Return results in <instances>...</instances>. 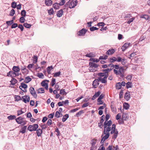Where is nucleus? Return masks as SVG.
I'll use <instances>...</instances> for the list:
<instances>
[{
    "label": "nucleus",
    "mask_w": 150,
    "mask_h": 150,
    "mask_svg": "<svg viewBox=\"0 0 150 150\" xmlns=\"http://www.w3.org/2000/svg\"><path fill=\"white\" fill-rule=\"evenodd\" d=\"M129 105L127 103H125L123 105L124 108L126 110H127L129 108Z\"/></svg>",
    "instance_id": "obj_34"
},
{
    "label": "nucleus",
    "mask_w": 150,
    "mask_h": 150,
    "mask_svg": "<svg viewBox=\"0 0 150 150\" xmlns=\"http://www.w3.org/2000/svg\"><path fill=\"white\" fill-rule=\"evenodd\" d=\"M98 76H100V77L101 78V77H105V76H107V75L105 74L103 72L98 73Z\"/></svg>",
    "instance_id": "obj_37"
},
{
    "label": "nucleus",
    "mask_w": 150,
    "mask_h": 150,
    "mask_svg": "<svg viewBox=\"0 0 150 150\" xmlns=\"http://www.w3.org/2000/svg\"><path fill=\"white\" fill-rule=\"evenodd\" d=\"M30 91L31 94L34 96V98H36L37 97V95L35 91L34 88L31 87L30 88Z\"/></svg>",
    "instance_id": "obj_8"
},
{
    "label": "nucleus",
    "mask_w": 150,
    "mask_h": 150,
    "mask_svg": "<svg viewBox=\"0 0 150 150\" xmlns=\"http://www.w3.org/2000/svg\"><path fill=\"white\" fill-rule=\"evenodd\" d=\"M118 121V122L119 124H124V120L122 118L121 119H120Z\"/></svg>",
    "instance_id": "obj_63"
},
{
    "label": "nucleus",
    "mask_w": 150,
    "mask_h": 150,
    "mask_svg": "<svg viewBox=\"0 0 150 150\" xmlns=\"http://www.w3.org/2000/svg\"><path fill=\"white\" fill-rule=\"evenodd\" d=\"M122 118L124 120H126L127 119V117L126 116V115L125 114H123L122 115Z\"/></svg>",
    "instance_id": "obj_60"
},
{
    "label": "nucleus",
    "mask_w": 150,
    "mask_h": 150,
    "mask_svg": "<svg viewBox=\"0 0 150 150\" xmlns=\"http://www.w3.org/2000/svg\"><path fill=\"white\" fill-rule=\"evenodd\" d=\"M69 115L68 114H66L64 116L63 118H62V122H65L67 119L69 117Z\"/></svg>",
    "instance_id": "obj_29"
},
{
    "label": "nucleus",
    "mask_w": 150,
    "mask_h": 150,
    "mask_svg": "<svg viewBox=\"0 0 150 150\" xmlns=\"http://www.w3.org/2000/svg\"><path fill=\"white\" fill-rule=\"evenodd\" d=\"M132 75H128L126 77V79L127 80L130 81L132 78Z\"/></svg>",
    "instance_id": "obj_56"
},
{
    "label": "nucleus",
    "mask_w": 150,
    "mask_h": 150,
    "mask_svg": "<svg viewBox=\"0 0 150 150\" xmlns=\"http://www.w3.org/2000/svg\"><path fill=\"white\" fill-rule=\"evenodd\" d=\"M98 103L97 105H101L103 104V100H97Z\"/></svg>",
    "instance_id": "obj_62"
},
{
    "label": "nucleus",
    "mask_w": 150,
    "mask_h": 150,
    "mask_svg": "<svg viewBox=\"0 0 150 150\" xmlns=\"http://www.w3.org/2000/svg\"><path fill=\"white\" fill-rule=\"evenodd\" d=\"M77 2V0H73L71 1L70 0L66 3L65 6L66 7H69L70 8H73L76 5Z\"/></svg>",
    "instance_id": "obj_3"
},
{
    "label": "nucleus",
    "mask_w": 150,
    "mask_h": 150,
    "mask_svg": "<svg viewBox=\"0 0 150 150\" xmlns=\"http://www.w3.org/2000/svg\"><path fill=\"white\" fill-rule=\"evenodd\" d=\"M109 61L112 63H113L116 61L117 60V58L115 57H113L112 58H110L108 59Z\"/></svg>",
    "instance_id": "obj_28"
},
{
    "label": "nucleus",
    "mask_w": 150,
    "mask_h": 150,
    "mask_svg": "<svg viewBox=\"0 0 150 150\" xmlns=\"http://www.w3.org/2000/svg\"><path fill=\"white\" fill-rule=\"evenodd\" d=\"M105 131H106V132H105V133L104 132V131H103L104 134H105V135L104 136L103 138V139H104L105 140L109 138L110 135V133L109 132L107 131L106 130H105Z\"/></svg>",
    "instance_id": "obj_15"
},
{
    "label": "nucleus",
    "mask_w": 150,
    "mask_h": 150,
    "mask_svg": "<svg viewBox=\"0 0 150 150\" xmlns=\"http://www.w3.org/2000/svg\"><path fill=\"white\" fill-rule=\"evenodd\" d=\"M64 12L62 9H61L57 12V16L58 17H61L63 14Z\"/></svg>",
    "instance_id": "obj_17"
},
{
    "label": "nucleus",
    "mask_w": 150,
    "mask_h": 150,
    "mask_svg": "<svg viewBox=\"0 0 150 150\" xmlns=\"http://www.w3.org/2000/svg\"><path fill=\"white\" fill-rule=\"evenodd\" d=\"M85 56L89 57H95V55L93 53L91 52L89 54H87L85 55Z\"/></svg>",
    "instance_id": "obj_31"
},
{
    "label": "nucleus",
    "mask_w": 150,
    "mask_h": 150,
    "mask_svg": "<svg viewBox=\"0 0 150 150\" xmlns=\"http://www.w3.org/2000/svg\"><path fill=\"white\" fill-rule=\"evenodd\" d=\"M105 116L104 115H103L100 118V122L101 124H103V122L104 120Z\"/></svg>",
    "instance_id": "obj_50"
},
{
    "label": "nucleus",
    "mask_w": 150,
    "mask_h": 150,
    "mask_svg": "<svg viewBox=\"0 0 150 150\" xmlns=\"http://www.w3.org/2000/svg\"><path fill=\"white\" fill-rule=\"evenodd\" d=\"M91 142H92L91 143L92 146H94L96 144L97 140L93 139L91 140Z\"/></svg>",
    "instance_id": "obj_57"
},
{
    "label": "nucleus",
    "mask_w": 150,
    "mask_h": 150,
    "mask_svg": "<svg viewBox=\"0 0 150 150\" xmlns=\"http://www.w3.org/2000/svg\"><path fill=\"white\" fill-rule=\"evenodd\" d=\"M101 71H103V72H104L105 74L106 75H107V76H109V74H108V70L107 69H102V70Z\"/></svg>",
    "instance_id": "obj_49"
},
{
    "label": "nucleus",
    "mask_w": 150,
    "mask_h": 150,
    "mask_svg": "<svg viewBox=\"0 0 150 150\" xmlns=\"http://www.w3.org/2000/svg\"><path fill=\"white\" fill-rule=\"evenodd\" d=\"M125 70L122 67H120L119 70L114 69V72L115 74L117 75L120 76L122 78H124V73Z\"/></svg>",
    "instance_id": "obj_1"
},
{
    "label": "nucleus",
    "mask_w": 150,
    "mask_h": 150,
    "mask_svg": "<svg viewBox=\"0 0 150 150\" xmlns=\"http://www.w3.org/2000/svg\"><path fill=\"white\" fill-rule=\"evenodd\" d=\"M45 4L47 6H51L52 4V1L51 0H45Z\"/></svg>",
    "instance_id": "obj_20"
},
{
    "label": "nucleus",
    "mask_w": 150,
    "mask_h": 150,
    "mask_svg": "<svg viewBox=\"0 0 150 150\" xmlns=\"http://www.w3.org/2000/svg\"><path fill=\"white\" fill-rule=\"evenodd\" d=\"M28 86L27 84L24 83H21V85L19 86V88L22 90V88H23L24 89H26L27 88Z\"/></svg>",
    "instance_id": "obj_19"
},
{
    "label": "nucleus",
    "mask_w": 150,
    "mask_h": 150,
    "mask_svg": "<svg viewBox=\"0 0 150 150\" xmlns=\"http://www.w3.org/2000/svg\"><path fill=\"white\" fill-rule=\"evenodd\" d=\"M26 12L25 10H23L21 11V14L22 16L25 17L26 16Z\"/></svg>",
    "instance_id": "obj_52"
},
{
    "label": "nucleus",
    "mask_w": 150,
    "mask_h": 150,
    "mask_svg": "<svg viewBox=\"0 0 150 150\" xmlns=\"http://www.w3.org/2000/svg\"><path fill=\"white\" fill-rule=\"evenodd\" d=\"M27 128V126H25L23 127H22L20 130V133H21L22 134L25 133L26 130Z\"/></svg>",
    "instance_id": "obj_23"
},
{
    "label": "nucleus",
    "mask_w": 150,
    "mask_h": 150,
    "mask_svg": "<svg viewBox=\"0 0 150 150\" xmlns=\"http://www.w3.org/2000/svg\"><path fill=\"white\" fill-rule=\"evenodd\" d=\"M15 101H18L22 100V98L20 96L16 95L15 96Z\"/></svg>",
    "instance_id": "obj_38"
},
{
    "label": "nucleus",
    "mask_w": 150,
    "mask_h": 150,
    "mask_svg": "<svg viewBox=\"0 0 150 150\" xmlns=\"http://www.w3.org/2000/svg\"><path fill=\"white\" fill-rule=\"evenodd\" d=\"M115 52V49H111L108 50L106 52V54L108 55H110L113 54Z\"/></svg>",
    "instance_id": "obj_14"
},
{
    "label": "nucleus",
    "mask_w": 150,
    "mask_h": 150,
    "mask_svg": "<svg viewBox=\"0 0 150 150\" xmlns=\"http://www.w3.org/2000/svg\"><path fill=\"white\" fill-rule=\"evenodd\" d=\"M55 78H52V81L51 82V86H54L55 84Z\"/></svg>",
    "instance_id": "obj_43"
},
{
    "label": "nucleus",
    "mask_w": 150,
    "mask_h": 150,
    "mask_svg": "<svg viewBox=\"0 0 150 150\" xmlns=\"http://www.w3.org/2000/svg\"><path fill=\"white\" fill-rule=\"evenodd\" d=\"M87 31V29L85 28H82L78 32V35L80 36H83L85 35Z\"/></svg>",
    "instance_id": "obj_7"
},
{
    "label": "nucleus",
    "mask_w": 150,
    "mask_h": 150,
    "mask_svg": "<svg viewBox=\"0 0 150 150\" xmlns=\"http://www.w3.org/2000/svg\"><path fill=\"white\" fill-rule=\"evenodd\" d=\"M12 70L15 72H17L20 71V69L19 67L14 66L12 68Z\"/></svg>",
    "instance_id": "obj_22"
},
{
    "label": "nucleus",
    "mask_w": 150,
    "mask_h": 150,
    "mask_svg": "<svg viewBox=\"0 0 150 150\" xmlns=\"http://www.w3.org/2000/svg\"><path fill=\"white\" fill-rule=\"evenodd\" d=\"M7 76L8 77H11L12 78L15 77L17 76L15 72L13 71H10L7 74Z\"/></svg>",
    "instance_id": "obj_6"
},
{
    "label": "nucleus",
    "mask_w": 150,
    "mask_h": 150,
    "mask_svg": "<svg viewBox=\"0 0 150 150\" xmlns=\"http://www.w3.org/2000/svg\"><path fill=\"white\" fill-rule=\"evenodd\" d=\"M55 132H57V133L56 134V135L59 137L60 135V133L59 130L58 129L57 127L55 129Z\"/></svg>",
    "instance_id": "obj_45"
},
{
    "label": "nucleus",
    "mask_w": 150,
    "mask_h": 150,
    "mask_svg": "<svg viewBox=\"0 0 150 150\" xmlns=\"http://www.w3.org/2000/svg\"><path fill=\"white\" fill-rule=\"evenodd\" d=\"M32 79L29 76H28L25 78L24 82L26 83H28Z\"/></svg>",
    "instance_id": "obj_27"
},
{
    "label": "nucleus",
    "mask_w": 150,
    "mask_h": 150,
    "mask_svg": "<svg viewBox=\"0 0 150 150\" xmlns=\"http://www.w3.org/2000/svg\"><path fill=\"white\" fill-rule=\"evenodd\" d=\"M17 5L15 1L13 2L11 4V7L12 8H15L16 7Z\"/></svg>",
    "instance_id": "obj_44"
},
{
    "label": "nucleus",
    "mask_w": 150,
    "mask_h": 150,
    "mask_svg": "<svg viewBox=\"0 0 150 150\" xmlns=\"http://www.w3.org/2000/svg\"><path fill=\"white\" fill-rule=\"evenodd\" d=\"M122 87L121 85L120 82H118L116 83V89H121Z\"/></svg>",
    "instance_id": "obj_39"
},
{
    "label": "nucleus",
    "mask_w": 150,
    "mask_h": 150,
    "mask_svg": "<svg viewBox=\"0 0 150 150\" xmlns=\"http://www.w3.org/2000/svg\"><path fill=\"white\" fill-rule=\"evenodd\" d=\"M105 25V23L104 22H100L98 23L97 25L98 26H101L102 27H103Z\"/></svg>",
    "instance_id": "obj_64"
},
{
    "label": "nucleus",
    "mask_w": 150,
    "mask_h": 150,
    "mask_svg": "<svg viewBox=\"0 0 150 150\" xmlns=\"http://www.w3.org/2000/svg\"><path fill=\"white\" fill-rule=\"evenodd\" d=\"M24 113V112L22 111V109L17 111V115L19 116Z\"/></svg>",
    "instance_id": "obj_58"
},
{
    "label": "nucleus",
    "mask_w": 150,
    "mask_h": 150,
    "mask_svg": "<svg viewBox=\"0 0 150 150\" xmlns=\"http://www.w3.org/2000/svg\"><path fill=\"white\" fill-rule=\"evenodd\" d=\"M89 66H90L91 67L94 68H97L99 66L98 64L94 63L93 62H90L89 64Z\"/></svg>",
    "instance_id": "obj_16"
},
{
    "label": "nucleus",
    "mask_w": 150,
    "mask_h": 150,
    "mask_svg": "<svg viewBox=\"0 0 150 150\" xmlns=\"http://www.w3.org/2000/svg\"><path fill=\"white\" fill-rule=\"evenodd\" d=\"M37 91H38V93H44L45 92L43 88H40L38 90H37Z\"/></svg>",
    "instance_id": "obj_30"
},
{
    "label": "nucleus",
    "mask_w": 150,
    "mask_h": 150,
    "mask_svg": "<svg viewBox=\"0 0 150 150\" xmlns=\"http://www.w3.org/2000/svg\"><path fill=\"white\" fill-rule=\"evenodd\" d=\"M49 82V80H45L43 81H42L41 83V84L42 86L43 87H45V86L47 85V84H48V83H47L46 82H47L48 83Z\"/></svg>",
    "instance_id": "obj_21"
},
{
    "label": "nucleus",
    "mask_w": 150,
    "mask_h": 150,
    "mask_svg": "<svg viewBox=\"0 0 150 150\" xmlns=\"http://www.w3.org/2000/svg\"><path fill=\"white\" fill-rule=\"evenodd\" d=\"M137 52H133V53H131L130 55H129L128 58L129 59H131V60L133 59L134 57H136V56L137 54Z\"/></svg>",
    "instance_id": "obj_18"
},
{
    "label": "nucleus",
    "mask_w": 150,
    "mask_h": 150,
    "mask_svg": "<svg viewBox=\"0 0 150 150\" xmlns=\"http://www.w3.org/2000/svg\"><path fill=\"white\" fill-rule=\"evenodd\" d=\"M113 134H114L112 136V139L115 140L117 138L118 134V132L117 129H116V132H114Z\"/></svg>",
    "instance_id": "obj_25"
},
{
    "label": "nucleus",
    "mask_w": 150,
    "mask_h": 150,
    "mask_svg": "<svg viewBox=\"0 0 150 150\" xmlns=\"http://www.w3.org/2000/svg\"><path fill=\"white\" fill-rule=\"evenodd\" d=\"M124 60V59H122V58L121 57H117V59L116 61H117V62H123Z\"/></svg>",
    "instance_id": "obj_59"
},
{
    "label": "nucleus",
    "mask_w": 150,
    "mask_h": 150,
    "mask_svg": "<svg viewBox=\"0 0 150 150\" xmlns=\"http://www.w3.org/2000/svg\"><path fill=\"white\" fill-rule=\"evenodd\" d=\"M59 3H55L53 5V7L54 9H58L59 8Z\"/></svg>",
    "instance_id": "obj_35"
},
{
    "label": "nucleus",
    "mask_w": 150,
    "mask_h": 150,
    "mask_svg": "<svg viewBox=\"0 0 150 150\" xmlns=\"http://www.w3.org/2000/svg\"><path fill=\"white\" fill-rule=\"evenodd\" d=\"M132 83L131 82H128L126 83V87L127 88H132Z\"/></svg>",
    "instance_id": "obj_36"
},
{
    "label": "nucleus",
    "mask_w": 150,
    "mask_h": 150,
    "mask_svg": "<svg viewBox=\"0 0 150 150\" xmlns=\"http://www.w3.org/2000/svg\"><path fill=\"white\" fill-rule=\"evenodd\" d=\"M130 43H125L122 47V51H125L126 49L130 45Z\"/></svg>",
    "instance_id": "obj_10"
},
{
    "label": "nucleus",
    "mask_w": 150,
    "mask_h": 150,
    "mask_svg": "<svg viewBox=\"0 0 150 150\" xmlns=\"http://www.w3.org/2000/svg\"><path fill=\"white\" fill-rule=\"evenodd\" d=\"M38 127V125L37 124H34L33 125H29L27 129L28 130L32 132L33 131H36Z\"/></svg>",
    "instance_id": "obj_5"
},
{
    "label": "nucleus",
    "mask_w": 150,
    "mask_h": 150,
    "mask_svg": "<svg viewBox=\"0 0 150 150\" xmlns=\"http://www.w3.org/2000/svg\"><path fill=\"white\" fill-rule=\"evenodd\" d=\"M55 117L56 118H58L61 117L60 115V112L58 111H57L55 114Z\"/></svg>",
    "instance_id": "obj_46"
},
{
    "label": "nucleus",
    "mask_w": 150,
    "mask_h": 150,
    "mask_svg": "<svg viewBox=\"0 0 150 150\" xmlns=\"http://www.w3.org/2000/svg\"><path fill=\"white\" fill-rule=\"evenodd\" d=\"M84 113V111L83 110H81L79 111V112L76 113V115H75V117H78L80 116L83 113Z\"/></svg>",
    "instance_id": "obj_32"
},
{
    "label": "nucleus",
    "mask_w": 150,
    "mask_h": 150,
    "mask_svg": "<svg viewBox=\"0 0 150 150\" xmlns=\"http://www.w3.org/2000/svg\"><path fill=\"white\" fill-rule=\"evenodd\" d=\"M99 79H96L93 82V87L96 88L97 87L99 84Z\"/></svg>",
    "instance_id": "obj_9"
},
{
    "label": "nucleus",
    "mask_w": 150,
    "mask_h": 150,
    "mask_svg": "<svg viewBox=\"0 0 150 150\" xmlns=\"http://www.w3.org/2000/svg\"><path fill=\"white\" fill-rule=\"evenodd\" d=\"M98 29V28H96V27H94V26L91 27L90 28V30L91 31H93L95 30H97Z\"/></svg>",
    "instance_id": "obj_54"
},
{
    "label": "nucleus",
    "mask_w": 150,
    "mask_h": 150,
    "mask_svg": "<svg viewBox=\"0 0 150 150\" xmlns=\"http://www.w3.org/2000/svg\"><path fill=\"white\" fill-rule=\"evenodd\" d=\"M59 94L61 95L63 94L64 95L65 94V95H66L67 93L65 91L64 89H62L60 90Z\"/></svg>",
    "instance_id": "obj_51"
},
{
    "label": "nucleus",
    "mask_w": 150,
    "mask_h": 150,
    "mask_svg": "<svg viewBox=\"0 0 150 150\" xmlns=\"http://www.w3.org/2000/svg\"><path fill=\"white\" fill-rule=\"evenodd\" d=\"M36 131H37L36 132L38 137L40 136L42 132V129H37Z\"/></svg>",
    "instance_id": "obj_24"
},
{
    "label": "nucleus",
    "mask_w": 150,
    "mask_h": 150,
    "mask_svg": "<svg viewBox=\"0 0 150 150\" xmlns=\"http://www.w3.org/2000/svg\"><path fill=\"white\" fill-rule=\"evenodd\" d=\"M89 60L92 61L93 62H98L100 60L99 59H96L95 58H91L89 59Z\"/></svg>",
    "instance_id": "obj_40"
},
{
    "label": "nucleus",
    "mask_w": 150,
    "mask_h": 150,
    "mask_svg": "<svg viewBox=\"0 0 150 150\" xmlns=\"http://www.w3.org/2000/svg\"><path fill=\"white\" fill-rule=\"evenodd\" d=\"M10 82L11 84L14 85L18 82V81L16 79L13 78H12V79Z\"/></svg>",
    "instance_id": "obj_26"
},
{
    "label": "nucleus",
    "mask_w": 150,
    "mask_h": 150,
    "mask_svg": "<svg viewBox=\"0 0 150 150\" xmlns=\"http://www.w3.org/2000/svg\"><path fill=\"white\" fill-rule=\"evenodd\" d=\"M18 26V25L16 23H13L11 26V28H15L16 27H17Z\"/></svg>",
    "instance_id": "obj_61"
},
{
    "label": "nucleus",
    "mask_w": 150,
    "mask_h": 150,
    "mask_svg": "<svg viewBox=\"0 0 150 150\" xmlns=\"http://www.w3.org/2000/svg\"><path fill=\"white\" fill-rule=\"evenodd\" d=\"M108 58V56L107 55H103L102 56H100L99 58V60L102 59H106Z\"/></svg>",
    "instance_id": "obj_33"
},
{
    "label": "nucleus",
    "mask_w": 150,
    "mask_h": 150,
    "mask_svg": "<svg viewBox=\"0 0 150 150\" xmlns=\"http://www.w3.org/2000/svg\"><path fill=\"white\" fill-rule=\"evenodd\" d=\"M131 93V92L128 91L125 93L124 98L126 100H129L130 98V93Z\"/></svg>",
    "instance_id": "obj_11"
},
{
    "label": "nucleus",
    "mask_w": 150,
    "mask_h": 150,
    "mask_svg": "<svg viewBox=\"0 0 150 150\" xmlns=\"http://www.w3.org/2000/svg\"><path fill=\"white\" fill-rule=\"evenodd\" d=\"M15 13V11L14 9H12L10 11L9 15L11 16H13Z\"/></svg>",
    "instance_id": "obj_47"
},
{
    "label": "nucleus",
    "mask_w": 150,
    "mask_h": 150,
    "mask_svg": "<svg viewBox=\"0 0 150 150\" xmlns=\"http://www.w3.org/2000/svg\"><path fill=\"white\" fill-rule=\"evenodd\" d=\"M7 118L9 120H12L16 118V116L14 115H11L10 116H8Z\"/></svg>",
    "instance_id": "obj_42"
},
{
    "label": "nucleus",
    "mask_w": 150,
    "mask_h": 150,
    "mask_svg": "<svg viewBox=\"0 0 150 150\" xmlns=\"http://www.w3.org/2000/svg\"><path fill=\"white\" fill-rule=\"evenodd\" d=\"M24 118L21 117H19L16 119V122L18 124H20L21 125L23 126L26 124L27 121L24 120Z\"/></svg>",
    "instance_id": "obj_4"
},
{
    "label": "nucleus",
    "mask_w": 150,
    "mask_h": 150,
    "mask_svg": "<svg viewBox=\"0 0 150 150\" xmlns=\"http://www.w3.org/2000/svg\"><path fill=\"white\" fill-rule=\"evenodd\" d=\"M23 99V101L25 103H26L27 102H29L30 101V97L28 96H23L22 97Z\"/></svg>",
    "instance_id": "obj_12"
},
{
    "label": "nucleus",
    "mask_w": 150,
    "mask_h": 150,
    "mask_svg": "<svg viewBox=\"0 0 150 150\" xmlns=\"http://www.w3.org/2000/svg\"><path fill=\"white\" fill-rule=\"evenodd\" d=\"M48 13L50 15L53 14L54 13V11L53 8H51L48 10Z\"/></svg>",
    "instance_id": "obj_55"
},
{
    "label": "nucleus",
    "mask_w": 150,
    "mask_h": 150,
    "mask_svg": "<svg viewBox=\"0 0 150 150\" xmlns=\"http://www.w3.org/2000/svg\"><path fill=\"white\" fill-rule=\"evenodd\" d=\"M61 72L60 71L57 72L54 74V77L59 76L61 74Z\"/></svg>",
    "instance_id": "obj_48"
},
{
    "label": "nucleus",
    "mask_w": 150,
    "mask_h": 150,
    "mask_svg": "<svg viewBox=\"0 0 150 150\" xmlns=\"http://www.w3.org/2000/svg\"><path fill=\"white\" fill-rule=\"evenodd\" d=\"M23 26L26 28H29L31 27L32 25L25 23L23 24Z\"/></svg>",
    "instance_id": "obj_41"
},
{
    "label": "nucleus",
    "mask_w": 150,
    "mask_h": 150,
    "mask_svg": "<svg viewBox=\"0 0 150 150\" xmlns=\"http://www.w3.org/2000/svg\"><path fill=\"white\" fill-rule=\"evenodd\" d=\"M112 121L111 120L107 121H105L104 122V132H106L105 131V130H106L107 131L110 132L111 130L110 126L112 125Z\"/></svg>",
    "instance_id": "obj_2"
},
{
    "label": "nucleus",
    "mask_w": 150,
    "mask_h": 150,
    "mask_svg": "<svg viewBox=\"0 0 150 150\" xmlns=\"http://www.w3.org/2000/svg\"><path fill=\"white\" fill-rule=\"evenodd\" d=\"M108 77V76H106L103 78H101V77H98V79L99 81H101L102 83H105L107 82L106 79Z\"/></svg>",
    "instance_id": "obj_13"
},
{
    "label": "nucleus",
    "mask_w": 150,
    "mask_h": 150,
    "mask_svg": "<svg viewBox=\"0 0 150 150\" xmlns=\"http://www.w3.org/2000/svg\"><path fill=\"white\" fill-rule=\"evenodd\" d=\"M24 17H25L22 16L20 18V21L21 23H24L25 21V20Z\"/></svg>",
    "instance_id": "obj_53"
}]
</instances>
